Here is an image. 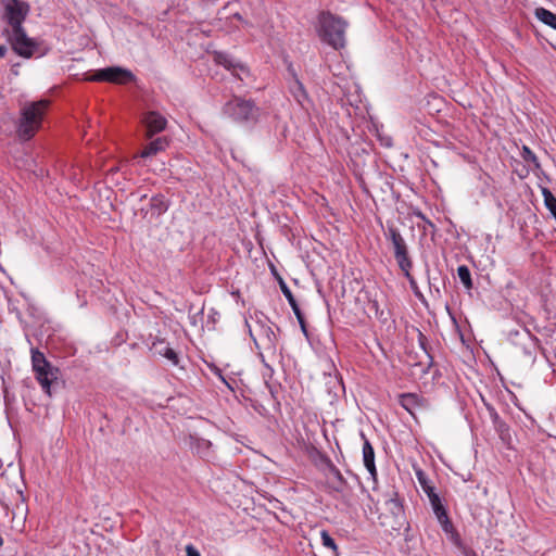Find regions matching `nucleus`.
<instances>
[{"instance_id":"1","label":"nucleus","mask_w":556,"mask_h":556,"mask_svg":"<svg viewBox=\"0 0 556 556\" xmlns=\"http://www.w3.org/2000/svg\"><path fill=\"white\" fill-rule=\"evenodd\" d=\"M318 35L324 42L334 50L345 47V30L348 27L345 20L330 11H321L318 15Z\"/></svg>"},{"instance_id":"2","label":"nucleus","mask_w":556,"mask_h":556,"mask_svg":"<svg viewBox=\"0 0 556 556\" xmlns=\"http://www.w3.org/2000/svg\"><path fill=\"white\" fill-rule=\"evenodd\" d=\"M48 100H39L24 105L17 126V135L22 140L31 139L39 129Z\"/></svg>"},{"instance_id":"3","label":"nucleus","mask_w":556,"mask_h":556,"mask_svg":"<svg viewBox=\"0 0 556 556\" xmlns=\"http://www.w3.org/2000/svg\"><path fill=\"white\" fill-rule=\"evenodd\" d=\"M258 108L253 100L233 96L223 106V114L239 124L255 123L258 118Z\"/></svg>"},{"instance_id":"4","label":"nucleus","mask_w":556,"mask_h":556,"mask_svg":"<svg viewBox=\"0 0 556 556\" xmlns=\"http://www.w3.org/2000/svg\"><path fill=\"white\" fill-rule=\"evenodd\" d=\"M31 366L42 390L50 395L51 386L58 380L59 368L52 366L38 349H31Z\"/></svg>"},{"instance_id":"5","label":"nucleus","mask_w":556,"mask_h":556,"mask_svg":"<svg viewBox=\"0 0 556 556\" xmlns=\"http://www.w3.org/2000/svg\"><path fill=\"white\" fill-rule=\"evenodd\" d=\"M387 240H390L393 247L394 258L402 271L413 268V261L408 253V247L400 230L394 225H388L384 231Z\"/></svg>"},{"instance_id":"6","label":"nucleus","mask_w":556,"mask_h":556,"mask_svg":"<svg viewBox=\"0 0 556 556\" xmlns=\"http://www.w3.org/2000/svg\"><path fill=\"white\" fill-rule=\"evenodd\" d=\"M90 81H109L114 84H127L135 81V75L126 68L111 66L97 71L92 76L86 78Z\"/></svg>"},{"instance_id":"7","label":"nucleus","mask_w":556,"mask_h":556,"mask_svg":"<svg viewBox=\"0 0 556 556\" xmlns=\"http://www.w3.org/2000/svg\"><path fill=\"white\" fill-rule=\"evenodd\" d=\"M10 41L14 52L26 59L31 58L38 49L37 42L27 37L24 28L13 29Z\"/></svg>"},{"instance_id":"8","label":"nucleus","mask_w":556,"mask_h":556,"mask_svg":"<svg viewBox=\"0 0 556 556\" xmlns=\"http://www.w3.org/2000/svg\"><path fill=\"white\" fill-rule=\"evenodd\" d=\"M29 12L28 3L20 0H10L5 4V18L13 29L23 28L22 24Z\"/></svg>"},{"instance_id":"9","label":"nucleus","mask_w":556,"mask_h":556,"mask_svg":"<svg viewBox=\"0 0 556 556\" xmlns=\"http://www.w3.org/2000/svg\"><path fill=\"white\" fill-rule=\"evenodd\" d=\"M142 123L146 127V136L152 138L155 134L163 131L166 128V118L155 112L149 111L143 115Z\"/></svg>"},{"instance_id":"10","label":"nucleus","mask_w":556,"mask_h":556,"mask_svg":"<svg viewBox=\"0 0 556 556\" xmlns=\"http://www.w3.org/2000/svg\"><path fill=\"white\" fill-rule=\"evenodd\" d=\"M416 476L421 489L429 498L433 513H437L440 509L444 508L445 506L443 505L441 497L439 496L438 493H435L434 486L431 484L427 475L422 470H417Z\"/></svg>"},{"instance_id":"11","label":"nucleus","mask_w":556,"mask_h":556,"mask_svg":"<svg viewBox=\"0 0 556 556\" xmlns=\"http://www.w3.org/2000/svg\"><path fill=\"white\" fill-rule=\"evenodd\" d=\"M150 350L155 355L166 357L168 361L172 362L173 365H178L179 363L178 354L169 346V344L164 339L154 338L150 344Z\"/></svg>"},{"instance_id":"12","label":"nucleus","mask_w":556,"mask_h":556,"mask_svg":"<svg viewBox=\"0 0 556 556\" xmlns=\"http://www.w3.org/2000/svg\"><path fill=\"white\" fill-rule=\"evenodd\" d=\"M362 439L364 440L363 444V460L366 469L370 473V476L376 479L377 477V469L375 465V451L368 439L365 437V434L361 433Z\"/></svg>"},{"instance_id":"13","label":"nucleus","mask_w":556,"mask_h":556,"mask_svg":"<svg viewBox=\"0 0 556 556\" xmlns=\"http://www.w3.org/2000/svg\"><path fill=\"white\" fill-rule=\"evenodd\" d=\"M399 403L407 410L413 417H415L416 410L424 407L422 399L416 393H403L399 395Z\"/></svg>"},{"instance_id":"14","label":"nucleus","mask_w":556,"mask_h":556,"mask_svg":"<svg viewBox=\"0 0 556 556\" xmlns=\"http://www.w3.org/2000/svg\"><path fill=\"white\" fill-rule=\"evenodd\" d=\"M169 142L170 140L166 136L157 137L143 148L140 152V156L147 159L156 155L157 153L165 151L169 146Z\"/></svg>"},{"instance_id":"15","label":"nucleus","mask_w":556,"mask_h":556,"mask_svg":"<svg viewBox=\"0 0 556 556\" xmlns=\"http://www.w3.org/2000/svg\"><path fill=\"white\" fill-rule=\"evenodd\" d=\"M515 334L520 337L521 341H525L523 351L527 355L532 356L535 354V351L540 348L539 339L531 334V332L527 329L522 331H516Z\"/></svg>"},{"instance_id":"16","label":"nucleus","mask_w":556,"mask_h":556,"mask_svg":"<svg viewBox=\"0 0 556 556\" xmlns=\"http://www.w3.org/2000/svg\"><path fill=\"white\" fill-rule=\"evenodd\" d=\"M290 91L293 94L296 102L303 108L307 110V105L311 101L308 99L307 92L303 86V84L294 76V81L290 86Z\"/></svg>"},{"instance_id":"17","label":"nucleus","mask_w":556,"mask_h":556,"mask_svg":"<svg viewBox=\"0 0 556 556\" xmlns=\"http://www.w3.org/2000/svg\"><path fill=\"white\" fill-rule=\"evenodd\" d=\"M439 523L441 525L442 527V530L447 533V534H451L452 538H458V533L455 531V528L447 515V511H446V508H442L440 509L439 511L434 513Z\"/></svg>"},{"instance_id":"18","label":"nucleus","mask_w":556,"mask_h":556,"mask_svg":"<svg viewBox=\"0 0 556 556\" xmlns=\"http://www.w3.org/2000/svg\"><path fill=\"white\" fill-rule=\"evenodd\" d=\"M264 339H262L263 348L271 354L277 351V336L270 327H263Z\"/></svg>"},{"instance_id":"19","label":"nucleus","mask_w":556,"mask_h":556,"mask_svg":"<svg viewBox=\"0 0 556 556\" xmlns=\"http://www.w3.org/2000/svg\"><path fill=\"white\" fill-rule=\"evenodd\" d=\"M535 17L545 25L556 29V14L545 8H536L534 11Z\"/></svg>"},{"instance_id":"20","label":"nucleus","mask_w":556,"mask_h":556,"mask_svg":"<svg viewBox=\"0 0 556 556\" xmlns=\"http://www.w3.org/2000/svg\"><path fill=\"white\" fill-rule=\"evenodd\" d=\"M150 207L152 211L156 212L157 215L165 213L168 208V203L165 200V197L162 194H156L150 200Z\"/></svg>"},{"instance_id":"21","label":"nucleus","mask_w":556,"mask_h":556,"mask_svg":"<svg viewBox=\"0 0 556 556\" xmlns=\"http://www.w3.org/2000/svg\"><path fill=\"white\" fill-rule=\"evenodd\" d=\"M542 195L544 198V204H545L546 208L549 211L552 216L556 219V198H555V195L546 187L542 188Z\"/></svg>"},{"instance_id":"22","label":"nucleus","mask_w":556,"mask_h":556,"mask_svg":"<svg viewBox=\"0 0 556 556\" xmlns=\"http://www.w3.org/2000/svg\"><path fill=\"white\" fill-rule=\"evenodd\" d=\"M457 275L460 281L463 282L464 287L468 290L472 288V279L469 268L466 265H460L457 268Z\"/></svg>"},{"instance_id":"23","label":"nucleus","mask_w":556,"mask_h":556,"mask_svg":"<svg viewBox=\"0 0 556 556\" xmlns=\"http://www.w3.org/2000/svg\"><path fill=\"white\" fill-rule=\"evenodd\" d=\"M214 61L227 70L236 68L238 66L235 64L233 60H231V58L225 52H215Z\"/></svg>"},{"instance_id":"24","label":"nucleus","mask_w":556,"mask_h":556,"mask_svg":"<svg viewBox=\"0 0 556 556\" xmlns=\"http://www.w3.org/2000/svg\"><path fill=\"white\" fill-rule=\"evenodd\" d=\"M418 343L421 350L425 353L426 358L428 359V367L432 365V355L430 354V348L428 345L427 337L421 332L418 331Z\"/></svg>"},{"instance_id":"25","label":"nucleus","mask_w":556,"mask_h":556,"mask_svg":"<svg viewBox=\"0 0 556 556\" xmlns=\"http://www.w3.org/2000/svg\"><path fill=\"white\" fill-rule=\"evenodd\" d=\"M521 157L528 162V163H532L534 165V168L539 169L541 167V164L536 157V155L532 152V150L527 147V146H523L522 147V150H521Z\"/></svg>"},{"instance_id":"26","label":"nucleus","mask_w":556,"mask_h":556,"mask_svg":"<svg viewBox=\"0 0 556 556\" xmlns=\"http://www.w3.org/2000/svg\"><path fill=\"white\" fill-rule=\"evenodd\" d=\"M410 270L412 269H407V271H403L404 276L407 278L408 282H409V286L414 292V294L420 299V300H424V295L422 293L420 292L418 286H417V282L416 280L414 279V277L410 275Z\"/></svg>"},{"instance_id":"27","label":"nucleus","mask_w":556,"mask_h":556,"mask_svg":"<svg viewBox=\"0 0 556 556\" xmlns=\"http://www.w3.org/2000/svg\"><path fill=\"white\" fill-rule=\"evenodd\" d=\"M320 536H321L324 546L338 553V545L336 544L334 540L330 536V534L326 530L321 531Z\"/></svg>"},{"instance_id":"28","label":"nucleus","mask_w":556,"mask_h":556,"mask_svg":"<svg viewBox=\"0 0 556 556\" xmlns=\"http://www.w3.org/2000/svg\"><path fill=\"white\" fill-rule=\"evenodd\" d=\"M278 283H279L281 292L283 293V295L286 296L288 302L289 303L294 302L295 298L293 296L291 290L289 289V287L287 286V283L285 282V280L282 279L281 276H278Z\"/></svg>"},{"instance_id":"29","label":"nucleus","mask_w":556,"mask_h":556,"mask_svg":"<svg viewBox=\"0 0 556 556\" xmlns=\"http://www.w3.org/2000/svg\"><path fill=\"white\" fill-rule=\"evenodd\" d=\"M329 469L333 477L337 479L340 486H344L346 484V480L343 478L341 471L332 464H330Z\"/></svg>"},{"instance_id":"30","label":"nucleus","mask_w":556,"mask_h":556,"mask_svg":"<svg viewBox=\"0 0 556 556\" xmlns=\"http://www.w3.org/2000/svg\"><path fill=\"white\" fill-rule=\"evenodd\" d=\"M289 304H290L294 315L296 316V319L301 320L302 317H304V315H303L302 311L300 309V306H299L296 300L294 302H290Z\"/></svg>"},{"instance_id":"31","label":"nucleus","mask_w":556,"mask_h":556,"mask_svg":"<svg viewBox=\"0 0 556 556\" xmlns=\"http://www.w3.org/2000/svg\"><path fill=\"white\" fill-rule=\"evenodd\" d=\"M187 556H201L199 551L191 544L186 546Z\"/></svg>"},{"instance_id":"32","label":"nucleus","mask_w":556,"mask_h":556,"mask_svg":"<svg viewBox=\"0 0 556 556\" xmlns=\"http://www.w3.org/2000/svg\"><path fill=\"white\" fill-rule=\"evenodd\" d=\"M260 356H261L262 362L264 363L265 367H266V368H267V370L269 371L268 374H264V377H267V376H268V377L270 378V377H271V375H273V368H271L267 363H265V361H264V356H263V354H262V353L260 354Z\"/></svg>"},{"instance_id":"33","label":"nucleus","mask_w":556,"mask_h":556,"mask_svg":"<svg viewBox=\"0 0 556 556\" xmlns=\"http://www.w3.org/2000/svg\"><path fill=\"white\" fill-rule=\"evenodd\" d=\"M389 502L393 504L394 507L397 508L399 510L402 508V503L400 502L399 498H390Z\"/></svg>"},{"instance_id":"34","label":"nucleus","mask_w":556,"mask_h":556,"mask_svg":"<svg viewBox=\"0 0 556 556\" xmlns=\"http://www.w3.org/2000/svg\"><path fill=\"white\" fill-rule=\"evenodd\" d=\"M298 321H299V324H300V326H301V329H302L303 333H304L305 336H307L306 323H305L304 317H302V319H301V320H298Z\"/></svg>"},{"instance_id":"35","label":"nucleus","mask_w":556,"mask_h":556,"mask_svg":"<svg viewBox=\"0 0 556 556\" xmlns=\"http://www.w3.org/2000/svg\"><path fill=\"white\" fill-rule=\"evenodd\" d=\"M493 419H494V422H495V424H498V427H500V428H502V427H504V426H505V424H504L503 421H500V417H498L497 413H494V414H493Z\"/></svg>"},{"instance_id":"36","label":"nucleus","mask_w":556,"mask_h":556,"mask_svg":"<svg viewBox=\"0 0 556 556\" xmlns=\"http://www.w3.org/2000/svg\"><path fill=\"white\" fill-rule=\"evenodd\" d=\"M231 18H236V20H238V21H240V22H243L245 25H249V23H248L247 21H244V20H243V17L241 16V14H240V13H235V14L231 16Z\"/></svg>"},{"instance_id":"37","label":"nucleus","mask_w":556,"mask_h":556,"mask_svg":"<svg viewBox=\"0 0 556 556\" xmlns=\"http://www.w3.org/2000/svg\"><path fill=\"white\" fill-rule=\"evenodd\" d=\"M7 51H8L7 47L0 45V59L5 55Z\"/></svg>"},{"instance_id":"38","label":"nucleus","mask_w":556,"mask_h":556,"mask_svg":"<svg viewBox=\"0 0 556 556\" xmlns=\"http://www.w3.org/2000/svg\"><path fill=\"white\" fill-rule=\"evenodd\" d=\"M17 66H18V64H14V65L12 66V68H11V71L13 72V74H14V75H17V74H18L17 68H16Z\"/></svg>"},{"instance_id":"39","label":"nucleus","mask_w":556,"mask_h":556,"mask_svg":"<svg viewBox=\"0 0 556 556\" xmlns=\"http://www.w3.org/2000/svg\"><path fill=\"white\" fill-rule=\"evenodd\" d=\"M271 271H273V275H275V276H276V278L278 279V276H279V275H278V273H277V270H276V268H275L274 266H273V268H271Z\"/></svg>"},{"instance_id":"40","label":"nucleus","mask_w":556,"mask_h":556,"mask_svg":"<svg viewBox=\"0 0 556 556\" xmlns=\"http://www.w3.org/2000/svg\"><path fill=\"white\" fill-rule=\"evenodd\" d=\"M201 442H202L203 446L208 447V445H210V442H208V441L201 440Z\"/></svg>"},{"instance_id":"41","label":"nucleus","mask_w":556,"mask_h":556,"mask_svg":"<svg viewBox=\"0 0 556 556\" xmlns=\"http://www.w3.org/2000/svg\"><path fill=\"white\" fill-rule=\"evenodd\" d=\"M8 399H9V396H8V390H7V389H4V401H5V403L8 402Z\"/></svg>"},{"instance_id":"42","label":"nucleus","mask_w":556,"mask_h":556,"mask_svg":"<svg viewBox=\"0 0 556 556\" xmlns=\"http://www.w3.org/2000/svg\"><path fill=\"white\" fill-rule=\"evenodd\" d=\"M435 292H437L438 294H440V289H439V288H435Z\"/></svg>"}]
</instances>
